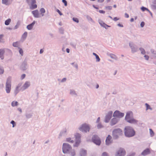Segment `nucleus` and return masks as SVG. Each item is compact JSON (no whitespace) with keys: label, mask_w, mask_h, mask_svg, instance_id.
<instances>
[{"label":"nucleus","mask_w":156,"mask_h":156,"mask_svg":"<svg viewBox=\"0 0 156 156\" xmlns=\"http://www.w3.org/2000/svg\"><path fill=\"white\" fill-rule=\"evenodd\" d=\"M124 133L126 136L131 137L135 135V132L132 127L127 126L125 128Z\"/></svg>","instance_id":"1"},{"label":"nucleus","mask_w":156,"mask_h":156,"mask_svg":"<svg viewBox=\"0 0 156 156\" xmlns=\"http://www.w3.org/2000/svg\"><path fill=\"white\" fill-rule=\"evenodd\" d=\"M123 134V132L120 129H115L113 131L112 135L115 138H117L119 136L122 135Z\"/></svg>","instance_id":"2"},{"label":"nucleus","mask_w":156,"mask_h":156,"mask_svg":"<svg viewBox=\"0 0 156 156\" xmlns=\"http://www.w3.org/2000/svg\"><path fill=\"white\" fill-rule=\"evenodd\" d=\"M28 4L30 5V8L31 9H35L37 7L36 0H26Z\"/></svg>","instance_id":"3"},{"label":"nucleus","mask_w":156,"mask_h":156,"mask_svg":"<svg viewBox=\"0 0 156 156\" xmlns=\"http://www.w3.org/2000/svg\"><path fill=\"white\" fill-rule=\"evenodd\" d=\"M11 78L9 77L7 80L5 85V90L7 93H9L11 90Z\"/></svg>","instance_id":"4"},{"label":"nucleus","mask_w":156,"mask_h":156,"mask_svg":"<svg viewBox=\"0 0 156 156\" xmlns=\"http://www.w3.org/2000/svg\"><path fill=\"white\" fill-rule=\"evenodd\" d=\"M126 153V151L124 148H120L117 151L115 156H125Z\"/></svg>","instance_id":"5"},{"label":"nucleus","mask_w":156,"mask_h":156,"mask_svg":"<svg viewBox=\"0 0 156 156\" xmlns=\"http://www.w3.org/2000/svg\"><path fill=\"white\" fill-rule=\"evenodd\" d=\"M90 128L89 125L84 123L81 125V126L79 128V129L82 132H87L89 131Z\"/></svg>","instance_id":"6"},{"label":"nucleus","mask_w":156,"mask_h":156,"mask_svg":"<svg viewBox=\"0 0 156 156\" xmlns=\"http://www.w3.org/2000/svg\"><path fill=\"white\" fill-rule=\"evenodd\" d=\"M71 149V146L68 144L64 143L63 144L62 151L63 153L65 154L68 152Z\"/></svg>","instance_id":"7"},{"label":"nucleus","mask_w":156,"mask_h":156,"mask_svg":"<svg viewBox=\"0 0 156 156\" xmlns=\"http://www.w3.org/2000/svg\"><path fill=\"white\" fill-rule=\"evenodd\" d=\"M93 142L97 145H100L101 143V141L99 137L96 135L94 136L92 138Z\"/></svg>","instance_id":"8"},{"label":"nucleus","mask_w":156,"mask_h":156,"mask_svg":"<svg viewBox=\"0 0 156 156\" xmlns=\"http://www.w3.org/2000/svg\"><path fill=\"white\" fill-rule=\"evenodd\" d=\"M75 137L76 141L75 144L74 145V146L77 147L80 142V134L78 133L76 134L75 135Z\"/></svg>","instance_id":"9"},{"label":"nucleus","mask_w":156,"mask_h":156,"mask_svg":"<svg viewBox=\"0 0 156 156\" xmlns=\"http://www.w3.org/2000/svg\"><path fill=\"white\" fill-rule=\"evenodd\" d=\"M124 116V114L118 111H116L113 114V116L118 118H121Z\"/></svg>","instance_id":"10"},{"label":"nucleus","mask_w":156,"mask_h":156,"mask_svg":"<svg viewBox=\"0 0 156 156\" xmlns=\"http://www.w3.org/2000/svg\"><path fill=\"white\" fill-rule=\"evenodd\" d=\"M112 111H110L108 112L105 117V122H109L112 117Z\"/></svg>","instance_id":"11"},{"label":"nucleus","mask_w":156,"mask_h":156,"mask_svg":"<svg viewBox=\"0 0 156 156\" xmlns=\"http://www.w3.org/2000/svg\"><path fill=\"white\" fill-rule=\"evenodd\" d=\"M133 115V112L131 111H129L126 113L125 117V119L127 121L131 118V117H132Z\"/></svg>","instance_id":"12"},{"label":"nucleus","mask_w":156,"mask_h":156,"mask_svg":"<svg viewBox=\"0 0 156 156\" xmlns=\"http://www.w3.org/2000/svg\"><path fill=\"white\" fill-rule=\"evenodd\" d=\"M32 13L35 18H39L40 17L38 11L37 10L32 11Z\"/></svg>","instance_id":"13"},{"label":"nucleus","mask_w":156,"mask_h":156,"mask_svg":"<svg viewBox=\"0 0 156 156\" xmlns=\"http://www.w3.org/2000/svg\"><path fill=\"white\" fill-rule=\"evenodd\" d=\"M30 85V83L29 82H26L22 87V89L24 90L28 87Z\"/></svg>","instance_id":"14"},{"label":"nucleus","mask_w":156,"mask_h":156,"mask_svg":"<svg viewBox=\"0 0 156 156\" xmlns=\"http://www.w3.org/2000/svg\"><path fill=\"white\" fill-rule=\"evenodd\" d=\"M112 136L110 135H108V137H107L105 142L106 144L107 145H108L112 142Z\"/></svg>","instance_id":"15"},{"label":"nucleus","mask_w":156,"mask_h":156,"mask_svg":"<svg viewBox=\"0 0 156 156\" xmlns=\"http://www.w3.org/2000/svg\"><path fill=\"white\" fill-rule=\"evenodd\" d=\"M150 153V150L149 148H147L144 151L141 153L143 155H146Z\"/></svg>","instance_id":"16"},{"label":"nucleus","mask_w":156,"mask_h":156,"mask_svg":"<svg viewBox=\"0 0 156 156\" xmlns=\"http://www.w3.org/2000/svg\"><path fill=\"white\" fill-rule=\"evenodd\" d=\"M127 122L130 123L136 124L138 122L137 120L133 118H130L127 121Z\"/></svg>","instance_id":"17"},{"label":"nucleus","mask_w":156,"mask_h":156,"mask_svg":"<svg viewBox=\"0 0 156 156\" xmlns=\"http://www.w3.org/2000/svg\"><path fill=\"white\" fill-rule=\"evenodd\" d=\"M12 0H2V3L7 5L10 4L12 2Z\"/></svg>","instance_id":"18"},{"label":"nucleus","mask_w":156,"mask_h":156,"mask_svg":"<svg viewBox=\"0 0 156 156\" xmlns=\"http://www.w3.org/2000/svg\"><path fill=\"white\" fill-rule=\"evenodd\" d=\"M5 53L4 49H1L0 50V58L2 59H3L4 58V54Z\"/></svg>","instance_id":"19"},{"label":"nucleus","mask_w":156,"mask_h":156,"mask_svg":"<svg viewBox=\"0 0 156 156\" xmlns=\"http://www.w3.org/2000/svg\"><path fill=\"white\" fill-rule=\"evenodd\" d=\"M35 23V21H34L31 24L28 25L27 27V28L28 30H30L32 29Z\"/></svg>","instance_id":"20"},{"label":"nucleus","mask_w":156,"mask_h":156,"mask_svg":"<svg viewBox=\"0 0 156 156\" xmlns=\"http://www.w3.org/2000/svg\"><path fill=\"white\" fill-rule=\"evenodd\" d=\"M118 122V120L116 118H114L112 119L111 125L112 126L115 125Z\"/></svg>","instance_id":"21"},{"label":"nucleus","mask_w":156,"mask_h":156,"mask_svg":"<svg viewBox=\"0 0 156 156\" xmlns=\"http://www.w3.org/2000/svg\"><path fill=\"white\" fill-rule=\"evenodd\" d=\"M129 45L132 49V51L133 52H134L136 51V49L133 46V45L132 43H130Z\"/></svg>","instance_id":"22"},{"label":"nucleus","mask_w":156,"mask_h":156,"mask_svg":"<svg viewBox=\"0 0 156 156\" xmlns=\"http://www.w3.org/2000/svg\"><path fill=\"white\" fill-rule=\"evenodd\" d=\"M86 155V151L85 150H82L80 152L81 156H85Z\"/></svg>","instance_id":"23"},{"label":"nucleus","mask_w":156,"mask_h":156,"mask_svg":"<svg viewBox=\"0 0 156 156\" xmlns=\"http://www.w3.org/2000/svg\"><path fill=\"white\" fill-rule=\"evenodd\" d=\"M11 21V20L10 19H8L6 20L5 23V24L6 25H9Z\"/></svg>","instance_id":"24"},{"label":"nucleus","mask_w":156,"mask_h":156,"mask_svg":"<svg viewBox=\"0 0 156 156\" xmlns=\"http://www.w3.org/2000/svg\"><path fill=\"white\" fill-rule=\"evenodd\" d=\"M141 9L143 11H144L145 10H147L151 14H152L151 12L150 11V10L148 9L145 7H142L141 8Z\"/></svg>","instance_id":"25"},{"label":"nucleus","mask_w":156,"mask_h":156,"mask_svg":"<svg viewBox=\"0 0 156 156\" xmlns=\"http://www.w3.org/2000/svg\"><path fill=\"white\" fill-rule=\"evenodd\" d=\"M11 105L12 107L17 106L18 105V102L16 101H13L12 102Z\"/></svg>","instance_id":"26"},{"label":"nucleus","mask_w":156,"mask_h":156,"mask_svg":"<svg viewBox=\"0 0 156 156\" xmlns=\"http://www.w3.org/2000/svg\"><path fill=\"white\" fill-rule=\"evenodd\" d=\"M40 12H41V13L42 16H44V13L45 12V10L43 8H41L40 9Z\"/></svg>","instance_id":"27"},{"label":"nucleus","mask_w":156,"mask_h":156,"mask_svg":"<svg viewBox=\"0 0 156 156\" xmlns=\"http://www.w3.org/2000/svg\"><path fill=\"white\" fill-rule=\"evenodd\" d=\"M27 32H25L24 33V34H23V35H22V38L23 39H25L26 38V37L27 36Z\"/></svg>","instance_id":"28"},{"label":"nucleus","mask_w":156,"mask_h":156,"mask_svg":"<svg viewBox=\"0 0 156 156\" xmlns=\"http://www.w3.org/2000/svg\"><path fill=\"white\" fill-rule=\"evenodd\" d=\"M4 37V35L3 34L0 35V43L2 42L3 41V37Z\"/></svg>","instance_id":"29"},{"label":"nucleus","mask_w":156,"mask_h":156,"mask_svg":"<svg viewBox=\"0 0 156 156\" xmlns=\"http://www.w3.org/2000/svg\"><path fill=\"white\" fill-rule=\"evenodd\" d=\"M149 131H150V133L151 135V136H153L154 135V133L153 131L151 129H149Z\"/></svg>","instance_id":"30"},{"label":"nucleus","mask_w":156,"mask_h":156,"mask_svg":"<svg viewBox=\"0 0 156 156\" xmlns=\"http://www.w3.org/2000/svg\"><path fill=\"white\" fill-rule=\"evenodd\" d=\"M140 50L141 51V53L143 54H144L145 53V51L142 48H140Z\"/></svg>","instance_id":"31"},{"label":"nucleus","mask_w":156,"mask_h":156,"mask_svg":"<svg viewBox=\"0 0 156 156\" xmlns=\"http://www.w3.org/2000/svg\"><path fill=\"white\" fill-rule=\"evenodd\" d=\"M12 45L14 47H17L18 45V43L17 42H14Z\"/></svg>","instance_id":"32"},{"label":"nucleus","mask_w":156,"mask_h":156,"mask_svg":"<svg viewBox=\"0 0 156 156\" xmlns=\"http://www.w3.org/2000/svg\"><path fill=\"white\" fill-rule=\"evenodd\" d=\"M145 105L146 106V108H146V109L147 110L148 109H150L151 110H152V108H151L150 106L147 104V103H146L145 104Z\"/></svg>","instance_id":"33"},{"label":"nucleus","mask_w":156,"mask_h":156,"mask_svg":"<svg viewBox=\"0 0 156 156\" xmlns=\"http://www.w3.org/2000/svg\"><path fill=\"white\" fill-rule=\"evenodd\" d=\"M66 141L67 142H69L71 143H73V140H71V139L70 138H67Z\"/></svg>","instance_id":"34"},{"label":"nucleus","mask_w":156,"mask_h":156,"mask_svg":"<svg viewBox=\"0 0 156 156\" xmlns=\"http://www.w3.org/2000/svg\"><path fill=\"white\" fill-rule=\"evenodd\" d=\"M73 21H75V22L78 23L79 22V20L78 18H73Z\"/></svg>","instance_id":"35"},{"label":"nucleus","mask_w":156,"mask_h":156,"mask_svg":"<svg viewBox=\"0 0 156 156\" xmlns=\"http://www.w3.org/2000/svg\"><path fill=\"white\" fill-rule=\"evenodd\" d=\"M20 86H17L16 87V90H15L16 94L19 92V87H20Z\"/></svg>","instance_id":"36"},{"label":"nucleus","mask_w":156,"mask_h":156,"mask_svg":"<svg viewBox=\"0 0 156 156\" xmlns=\"http://www.w3.org/2000/svg\"><path fill=\"white\" fill-rule=\"evenodd\" d=\"M19 52H20V54L21 55H23V51L21 48H20Z\"/></svg>","instance_id":"37"},{"label":"nucleus","mask_w":156,"mask_h":156,"mask_svg":"<svg viewBox=\"0 0 156 156\" xmlns=\"http://www.w3.org/2000/svg\"><path fill=\"white\" fill-rule=\"evenodd\" d=\"M101 156H109V155L106 152H104L102 154Z\"/></svg>","instance_id":"38"},{"label":"nucleus","mask_w":156,"mask_h":156,"mask_svg":"<svg viewBox=\"0 0 156 156\" xmlns=\"http://www.w3.org/2000/svg\"><path fill=\"white\" fill-rule=\"evenodd\" d=\"M4 72V69L2 68H0V74H2Z\"/></svg>","instance_id":"39"},{"label":"nucleus","mask_w":156,"mask_h":156,"mask_svg":"<svg viewBox=\"0 0 156 156\" xmlns=\"http://www.w3.org/2000/svg\"><path fill=\"white\" fill-rule=\"evenodd\" d=\"M104 27H105V28H107L108 27H110L108 25H107L105 23H104V24L103 25V26H102Z\"/></svg>","instance_id":"40"},{"label":"nucleus","mask_w":156,"mask_h":156,"mask_svg":"<svg viewBox=\"0 0 156 156\" xmlns=\"http://www.w3.org/2000/svg\"><path fill=\"white\" fill-rule=\"evenodd\" d=\"M62 2L64 3V5L65 6L67 5V2L66 0H62Z\"/></svg>","instance_id":"41"},{"label":"nucleus","mask_w":156,"mask_h":156,"mask_svg":"<svg viewBox=\"0 0 156 156\" xmlns=\"http://www.w3.org/2000/svg\"><path fill=\"white\" fill-rule=\"evenodd\" d=\"M20 24V23H17L16 24L15 27V29H17L18 27Z\"/></svg>","instance_id":"42"},{"label":"nucleus","mask_w":156,"mask_h":156,"mask_svg":"<svg viewBox=\"0 0 156 156\" xmlns=\"http://www.w3.org/2000/svg\"><path fill=\"white\" fill-rule=\"evenodd\" d=\"M99 23L100 24V25L101 26H103V25L105 23H104L103 21H99Z\"/></svg>","instance_id":"43"},{"label":"nucleus","mask_w":156,"mask_h":156,"mask_svg":"<svg viewBox=\"0 0 156 156\" xmlns=\"http://www.w3.org/2000/svg\"><path fill=\"white\" fill-rule=\"evenodd\" d=\"M99 23L100 24V25L101 26H103V25L105 23H104L103 21H99Z\"/></svg>","instance_id":"44"},{"label":"nucleus","mask_w":156,"mask_h":156,"mask_svg":"<svg viewBox=\"0 0 156 156\" xmlns=\"http://www.w3.org/2000/svg\"><path fill=\"white\" fill-rule=\"evenodd\" d=\"M99 23L100 24V25L101 26H103V25L105 23H104L103 21H99Z\"/></svg>","instance_id":"45"},{"label":"nucleus","mask_w":156,"mask_h":156,"mask_svg":"<svg viewBox=\"0 0 156 156\" xmlns=\"http://www.w3.org/2000/svg\"><path fill=\"white\" fill-rule=\"evenodd\" d=\"M99 23L100 24V25L101 26H103V25L105 23H104L103 21H99Z\"/></svg>","instance_id":"46"},{"label":"nucleus","mask_w":156,"mask_h":156,"mask_svg":"<svg viewBox=\"0 0 156 156\" xmlns=\"http://www.w3.org/2000/svg\"><path fill=\"white\" fill-rule=\"evenodd\" d=\"M11 123L12 124V127H13L15 126V123L14 121H13V120L11 122Z\"/></svg>","instance_id":"47"},{"label":"nucleus","mask_w":156,"mask_h":156,"mask_svg":"<svg viewBox=\"0 0 156 156\" xmlns=\"http://www.w3.org/2000/svg\"><path fill=\"white\" fill-rule=\"evenodd\" d=\"M97 127L99 129L102 128L103 126L101 124H99L97 126Z\"/></svg>","instance_id":"48"},{"label":"nucleus","mask_w":156,"mask_h":156,"mask_svg":"<svg viewBox=\"0 0 156 156\" xmlns=\"http://www.w3.org/2000/svg\"><path fill=\"white\" fill-rule=\"evenodd\" d=\"M95 57H96V58L97 59V61L99 62L100 60V58H99L98 56L97 55Z\"/></svg>","instance_id":"49"},{"label":"nucleus","mask_w":156,"mask_h":156,"mask_svg":"<svg viewBox=\"0 0 156 156\" xmlns=\"http://www.w3.org/2000/svg\"><path fill=\"white\" fill-rule=\"evenodd\" d=\"M106 8L109 10H111L112 9V7L110 6H107L106 7Z\"/></svg>","instance_id":"50"},{"label":"nucleus","mask_w":156,"mask_h":156,"mask_svg":"<svg viewBox=\"0 0 156 156\" xmlns=\"http://www.w3.org/2000/svg\"><path fill=\"white\" fill-rule=\"evenodd\" d=\"M75 155V151H73L71 153V156H74Z\"/></svg>","instance_id":"51"},{"label":"nucleus","mask_w":156,"mask_h":156,"mask_svg":"<svg viewBox=\"0 0 156 156\" xmlns=\"http://www.w3.org/2000/svg\"><path fill=\"white\" fill-rule=\"evenodd\" d=\"M144 57H145V59L147 60H148L149 58V56L147 55H145L144 56Z\"/></svg>","instance_id":"52"},{"label":"nucleus","mask_w":156,"mask_h":156,"mask_svg":"<svg viewBox=\"0 0 156 156\" xmlns=\"http://www.w3.org/2000/svg\"><path fill=\"white\" fill-rule=\"evenodd\" d=\"M144 25V22H142L140 23V26L141 27H143Z\"/></svg>","instance_id":"53"},{"label":"nucleus","mask_w":156,"mask_h":156,"mask_svg":"<svg viewBox=\"0 0 156 156\" xmlns=\"http://www.w3.org/2000/svg\"><path fill=\"white\" fill-rule=\"evenodd\" d=\"M99 12L100 13H103L104 14L105 13V11L102 10H99Z\"/></svg>","instance_id":"54"},{"label":"nucleus","mask_w":156,"mask_h":156,"mask_svg":"<svg viewBox=\"0 0 156 156\" xmlns=\"http://www.w3.org/2000/svg\"><path fill=\"white\" fill-rule=\"evenodd\" d=\"M25 74H23L21 76V78L22 79H23L25 77Z\"/></svg>","instance_id":"55"},{"label":"nucleus","mask_w":156,"mask_h":156,"mask_svg":"<svg viewBox=\"0 0 156 156\" xmlns=\"http://www.w3.org/2000/svg\"><path fill=\"white\" fill-rule=\"evenodd\" d=\"M135 154V152L132 153L130 154L129 156H134Z\"/></svg>","instance_id":"56"},{"label":"nucleus","mask_w":156,"mask_h":156,"mask_svg":"<svg viewBox=\"0 0 156 156\" xmlns=\"http://www.w3.org/2000/svg\"><path fill=\"white\" fill-rule=\"evenodd\" d=\"M119 19L117 17H114V18H113V20L115 21H116L118 20H119Z\"/></svg>","instance_id":"57"},{"label":"nucleus","mask_w":156,"mask_h":156,"mask_svg":"<svg viewBox=\"0 0 156 156\" xmlns=\"http://www.w3.org/2000/svg\"><path fill=\"white\" fill-rule=\"evenodd\" d=\"M57 12H58V13L59 14V15L61 16L62 15V14L61 12L60 11V10L58 9H57Z\"/></svg>","instance_id":"58"},{"label":"nucleus","mask_w":156,"mask_h":156,"mask_svg":"<svg viewBox=\"0 0 156 156\" xmlns=\"http://www.w3.org/2000/svg\"><path fill=\"white\" fill-rule=\"evenodd\" d=\"M125 17H126V18H128L129 17V15L126 13L125 14Z\"/></svg>","instance_id":"59"},{"label":"nucleus","mask_w":156,"mask_h":156,"mask_svg":"<svg viewBox=\"0 0 156 156\" xmlns=\"http://www.w3.org/2000/svg\"><path fill=\"white\" fill-rule=\"evenodd\" d=\"M118 26L120 27H123V26L122 24H121L120 23L118 24Z\"/></svg>","instance_id":"60"},{"label":"nucleus","mask_w":156,"mask_h":156,"mask_svg":"<svg viewBox=\"0 0 156 156\" xmlns=\"http://www.w3.org/2000/svg\"><path fill=\"white\" fill-rule=\"evenodd\" d=\"M104 0H98V2H99L101 3L104 1Z\"/></svg>","instance_id":"61"},{"label":"nucleus","mask_w":156,"mask_h":156,"mask_svg":"<svg viewBox=\"0 0 156 156\" xmlns=\"http://www.w3.org/2000/svg\"><path fill=\"white\" fill-rule=\"evenodd\" d=\"M100 121V118L99 117L97 119V122H99Z\"/></svg>","instance_id":"62"},{"label":"nucleus","mask_w":156,"mask_h":156,"mask_svg":"<svg viewBox=\"0 0 156 156\" xmlns=\"http://www.w3.org/2000/svg\"><path fill=\"white\" fill-rule=\"evenodd\" d=\"M69 49L68 48H67L66 49V51L68 53H69Z\"/></svg>","instance_id":"63"},{"label":"nucleus","mask_w":156,"mask_h":156,"mask_svg":"<svg viewBox=\"0 0 156 156\" xmlns=\"http://www.w3.org/2000/svg\"><path fill=\"white\" fill-rule=\"evenodd\" d=\"M43 49H41L40 51V54H42V53H43Z\"/></svg>","instance_id":"64"}]
</instances>
